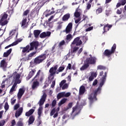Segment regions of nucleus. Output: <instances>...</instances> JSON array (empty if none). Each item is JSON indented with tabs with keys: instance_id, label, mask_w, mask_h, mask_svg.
Wrapping results in <instances>:
<instances>
[{
	"instance_id": "nucleus-35",
	"label": "nucleus",
	"mask_w": 126,
	"mask_h": 126,
	"mask_svg": "<svg viewBox=\"0 0 126 126\" xmlns=\"http://www.w3.org/2000/svg\"><path fill=\"white\" fill-rule=\"evenodd\" d=\"M30 13V9H27L24 11L23 13V16H27L28 14Z\"/></svg>"
},
{
	"instance_id": "nucleus-50",
	"label": "nucleus",
	"mask_w": 126,
	"mask_h": 126,
	"mask_svg": "<svg viewBox=\"0 0 126 126\" xmlns=\"http://www.w3.org/2000/svg\"><path fill=\"white\" fill-rule=\"evenodd\" d=\"M97 69H106V67L103 65H99L97 66Z\"/></svg>"
},
{
	"instance_id": "nucleus-49",
	"label": "nucleus",
	"mask_w": 126,
	"mask_h": 126,
	"mask_svg": "<svg viewBox=\"0 0 126 126\" xmlns=\"http://www.w3.org/2000/svg\"><path fill=\"white\" fill-rule=\"evenodd\" d=\"M64 68H65V67L64 65H63L62 66H60L58 69L61 72H62L63 70H64Z\"/></svg>"
},
{
	"instance_id": "nucleus-19",
	"label": "nucleus",
	"mask_w": 126,
	"mask_h": 126,
	"mask_svg": "<svg viewBox=\"0 0 126 126\" xmlns=\"http://www.w3.org/2000/svg\"><path fill=\"white\" fill-rule=\"evenodd\" d=\"M35 121V117L33 115H31L28 120V126H30V125H32L33 123Z\"/></svg>"
},
{
	"instance_id": "nucleus-30",
	"label": "nucleus",
	"mask_w": 126,
	"mask_h": 126,
	"mask_svg": "<svg viewBox=\"0 0 126 126\" xmlns=\"http://www.w3.org/2000/svg\"><path fill=\"white\" fill-rule=\"evenodd\" d=\"M36 53H37V52L35 51V52H33L30 53L28 55V57H27L26 58L27 61H30V60H31L30 58H32V57H33V56H35V55H36Z\"/></svg>"
},
{
	"instance_id": "nucleus-14",
	"label": "nucleus",
	"mask_w": 126,
	"mask_h": 126,
	"mask_svg": "<svg viewBox=\"0 0 126 126\" xmlns=\"http://www.w3.org/2000/svg\"><path fill=\"white\" fill-rule=\"evenodd\" d=\"M25 93V90L24 89L22 88L19 89V92L17 94V97L19 100H20V99H21V97H22L23 94H24Z\"/></svg>"
},
{
	"instance_id": "nucleus-40",
	"label": "nucleus",
	"mask_w": 126,
	"mask_h": 126,
	"mask_svg": "<svg viewBox=\"0 0 126 126\" xmlns=\"http://www.w3.org/2000/svg\"><path fill=\"white\" fill-rule=\"evenodd\" d=\"M71 39H72V35H71V34H68L66 35V40L67 41H70Z\"/></svg>"
},
{
	"instance_id": "nucleus-37",
	"label": "nucleus",
	"mask_w": 126,
	"mask_h": 126,
	"mask_svg": "<svg viewBox=\"0 0 126 126\" xmlns=\"http://www.w3.org/2000/svg\"><path fill=\"white\" fill-rule=\"evenodd\" d=\"M48 2H50V0H42V1L40 3V4H41V6H43L44 4H47Z\"/></svg>"
},
{
	"instance_id": "nucleus-54",
	"label": "nucleus",
	"mask_w": 126,
	"mask_h": 126,
	"mask_svg": "<svg viewBox=\"0 0 126 126\" xmlns=\"http://www.w3.org/2000/svg\"><path fill=\"white\" fill-rule=\"evenodd\" d=\"M11 126H14L15 125H16V122H15V120H12L11 122Z\"/></svg>"
},
{
	"instance_id": "nucleus-36",
	"label": "nucleus",
	"mask_w": 126,
	"mask_h": 126,
	"mask_svg": "<svg viewBox=\"0 0 126 126\" xmlns=\"http://www.w3.org/2000/svg\"><path fill=\"white\" fill-rule=\"evenodd\" d=\"M71 108H72V102H69L66 108H64V110L65 111H67V110H69V109H71Z\"/></svg>"
},
{
	"instance_id": "nucleus-55",
	"label": "nucleus",
	"mask_w": 126,
	"mask_h": 126,
	"mask_svg": "<svg viewBox=\"0 0 126 126\" xmlns=\"http://www.w3.org/2000/svg\"><path fill=\"white\" fill-rule=\"evenodd\" d=\"M97 83H98V80H97V79H95L93 83V86H96V85H97Z\"/></svg>"
},
{
	"instance_id": "nucleus-52",
	"label": "nucleus",
	"mask_w": 126,
	"mask_h": 126,
	"mask_svg": "<svg viewBox=\"0 0 126 126\" xmlns=\"http://www.w3.org/2000/svg\"><path fill=\"white\" fill-rule=\"evenodd\" d=\"M4 124H5V121L4 120H1L0 121V126H4Z\"/></svg>"
},
{
	"instance_id": "nucleus-20",
	"label": "nucleus",
	"mask_w": 126,
	"mask_h": 126,
	"mask_svg": "<svg viewBox=\"0 0 126 126\" xmlns=\"http://www.w3.org/2000/svg\"><path fill=\"white\" fill-rule=\"evenodd\" d=\"M69 18H70V14L67 13L62 17V20L63 21H67Z\"/></svg>"
},
{
	"instance_id": "nucleus-8",
	"label": "nucleus",
	"mask_w": 126,
	"mask_h": 126,
	"mask_svg": "<svg viewBox=\"0 0 126 126\" xmlns=\"http://www.w3.org/2000/svg\"><path fill=\"white\" fill-rule=\"evenodd\" d=\"M42 61L40 59V58L38 57V56L36 57L33 60V62L32 61L30 63L31 66L33 67L34 65H37V64H40V63H42Z\"/></svg>"
},
{
	"instance_id": "nucleus-39",
	"label": "nucleus",
	"mask_w": 126,
	"mask_h": 126,
	"mask_svg": "<svg viewBox=\"0 0 126 126\" xmlns=\"http://www.w3.org/2000/svg\"><path fill=\"white\" fill-rule=\"evenodd\" d=\"M63 22L58 23V26L57 27V30H61V29L62 27H63Z\"/></svg>"
},
{
	"instance_id": "nucleus-51",
	"label": "nucleus",
	"mask_w": 126,
	"mask_h": 126,
	"mask_svg": "<svg viewBox=\"0 0 126 126\" xmlns=\"http://www.w3.org/2000/svg\"><path fill=\"white\" fill-rule=\"evenodd\" d=\"M56 105H57V100L54 99L52 102V107L54 108V107H55Z\"/></svg>"
},
{
	"instance_id": "nucleus-16",
	"label": "nucleus",
	"mask_w": 126,
	"mask_h": 126,
	"mask_svg": "<svg viewBox=\"0 0 126 126\" xmlns=\"http://www.w3.org/2000/svg\"><path fill=\"white\" fill-rule=\"evenodd\" d=\"M51 36L50 32H43L39 35L40 38H46V37H49Z\"/></svg>"
},
{
	"instance_id": "nucleus-25",
	"label": "nucleus",
	"mask_w": 126,
	"mask_h": 126,
	"mask_svg": "<svg viewBox=\"0 0 126 126\" xmlns=\"http://www.w3.org/2000/svg\"><path fill=\"white\" fill-rule=\"evenodd\" d=\"M20 24H21L22 27H23V26L27 27V26H26L27 25V18H23L22 22L20 23Z\"/></svg>"
},
{
	"instance_id": "nucleus-45",
	"label": "nucleus",
	"mask_w": 126,
	"mask_h": 126,
	"mask_svg": "<svg viewBox=\"0 0 126 126\" xmlns=\"http://www.w3.org/2000/svg\"><path fill=\"white\" fill-rule=\"evenodd\" d=\"M21 83V81L19 80V79H15L14 84H16V86L17 84H19V83Z\"/></svg>"
},
{
	"instance_id": "nucleus-31",
	"label": "nucleus",
	"mask_w": 126,
	"mask_h": 126,
	"mask_svg": "<svg viewBox=\"0 0 126 126\" xmlns=\"http://www.w3.org/2000/svg\"><path fill=\"white\" fill-rule=\"evenodd\" d=\"M85 92V87L84 86H82L80 87L79 93L81 95L82 94H84Z\"/></svg>"
},
{
	"instance_id": "nucleus-38",
	"label": "nucleus",
	"mask_w": 126,
	"mask_h": 126,
	"mask_svg": "<svg viewBox=\"0 0 126 126\" xmlns=\"http://www.w3.org/2000/svg\"><path fill=\"white\" fill-rule=\"evenodd\" d=\"M103 11V8L102 7H99L96 10V14H99V13H101Z\"/></svg>"
},
{
	"instance_id": "nucleus-59",
	"label": "nucleus",
	"mask_w": 126,
	"mask_h": 126,
	"mask_svg": "<svg viewBox=\"0 0 126 126\" xmlns=\"http://www.w3.org/2000/svg\"><path fill=\"white\" fill-rule=\"evenodd\" d=\"M6 12H8L10 15H11L13 13V9H12L11 10H9L7 11Z\"/></svg>"
},
{
	"instance_id": "nucleus-58",
	"label": "nucleus",
	"mask_w": 126,
	"mask_h": 126,
	"mask_svg": "<svg viewBox=\"0 0 126 126\" xmlns=\"http://www.w3.org/2000/svg\"><path fill=\"white\" fill-rule=\"evenodd\" d=\"M93 29V27H90L86 30V32H88L89 31H91V30H92Z\"/></svg>"
},
{
	"instance_id": "nucleus-24",
	"label": "nucleus",
	"mask_w": 126,
	"mask_h": 126,
	"mask_svg": "<svg viewBox=\"0 0 126 126\" xmlns=\"http://www.w3.org/2000/svg\"><path fill=\"white\" fill-rule=\"evenodd\" d=\"M35 112V109H31L29 111L27 112L25 114V116L26 117H30V116H32L33 113Z\"/></svg>"
},
{
	"instance_id": "nucleus-64",
	"label": "nucleus",
	"mask_w": 126,
	"mask_h": 126,
	"mask_svg": "<svg viewBox=\"0 0 126 126\" xmlns=\"http://www.w3.org/2000/svg\"><path fill=\"white\" fill-rule=\"evenodd\" d=\"M79 48L77 47H75L73 48V53H75V52H76V51H77V50H78Z\"/></svg>"
},
{
	"instance_id": "nucleus-11",
	"label": "nucleus",
	"mask_w": 126,
	"mask_h": 126,
	"mask_svg": "<svg viewBox=\"0 0 126 126\" xmlns=\"http://www.w3.org/2000/svg\"><path fill=\"white\" fill-rule=\"evenodd\" d=\"M22 113H23V108L20 107L18 110H17L15 112V116L16 119L18 118L19 117H20L21 115L22 114Z\"/></svg>"
},
{
	"instance_id": "nucleus-1",
	"label": "nucleus",
	"mask_w": 126,
	"mask_h": 126,
	"mask_svg": "<svg viewBox=\"0 0 126 126\" xmlns=\"http://www.w3.org/2000/svg\"><path fill=\"white\" fill-rule=\"evenodd\" d=\"M99 76H102L100 79L99 86L98 88L93 93L89 95L88 99L92 102L94 101H97V94H100L101 93V90H102V86L104 85L106 82V78L107 77V72L101 71L99 72Z\"/></svg>"
},
{
	"instance_id": "nucleus-17",
	"label": "nucleus",
	"mask_w": 126,
	"mask_h": 126,
	"mask_svg": "<svg viewBox=\"0 0 126 126\" xmlns=\"http://www.w3.org/2000/svg\"><path fill=\"white\" fill-rule=\"evenodd\" d=\"M36 72V69H32V70L30 72L28 76L27 77V80H29L33 75L35 74V73Z\"/></svg>"
},
{
	"instance_id": "nucleus-10",
	"label": "nucleus",
	"mask_w": 126,
	"mask_h": 126,
	"mask_svg": "<svg viewBox=\"0 0 126 126\" xmlns=\"http://www.w3.org/2000/svg\"><path fill=\"white\" fill-rule=\"evenodd\" d=\"M82 44V41L80 40V36L76 37L72 42V45H76V46H80Z\"/></svg>"
},
{
	"instance_id": "nucleus-22",
	"label": "nucleus",
	"mask_w": 126,
	"mask_h": 126,
	"mask_svg": "<svg viewBox=\"0 0 126 126\" xmlns=\"http://www.w3.org/2000/svg\"><path fill=\"white\" fill-rule=\"evenodd\" d=\"M41 70H39L36 75L34 76V77L32 79V80H35V81H38L39 80V78H40V73H41Z\"/></svg>"
},
{
	"instance_id": "nucleus-28",
	"label": "nucleus",
	"mask_w": 126,
	"mask_h": 126,
	"mask_svg": "<svg viewBox=\"0 0 126 126\" xmlns=\"http://www.w3.org/2000/svg\"><path fill=\"white\" fill-rule=\"evenodd\" d=\"M15 87H16V84H14L12 86V87H11V88L10 90L9 91V94L11 95H12V94H13V92L14 91H16V90L15 89Z\"/></svg>"
},
{
	"instance_id": "nucleus-18",
	"label": "nucleus",
	"mask_w": 126,
	"mask_h": 126,
	"mask_svg": "<svg viewBox=\"0 0 126 126\" xmlns=\"http://www.w3.org/2000/svg\"><path fill=\"white\" fill-rule=\"evenodd\" d=\"M119 2L117 3L116 7L118 8L120 7L121 5H125L126 3V0H119Z\"/></svg>"
},
{
	"instance_id": "nucleus-57",
	"label": "nucleus",
	"mask_w": 126,
	"mask_h": 126,
	"mask_svg": "<svg viewBox=\"0 0 126 126\" xmlns=\"http://www.w3.org/2000/svg\"><path fill=\"white\" fill-rule=\"evenodd\" d=\"M19 107H20L19 104H15V106H14V110H17V109H18Z\"/></svg>"
},
{
	"instance_id": "nucleus-6",
	"label": "nucleus",
	"mask_w": 126,
	"mask_h": 126,
	"mask_svg": "<svg viewBox=\"0 0 126 126\" xmlns=\"http://www.w3.org/2000/svg\"><path fill=\"white\" fill-rule=\"evenodd\" d=\"M8 16V15L5 13H3L0 15L1 19L0 20V25L4 26L8 23V21L6 20Z\"/></svg>"
},
{
	"instance_id": "nucleus-2",
	"label": "nucleus",
	"mask_w": 126,
	"mask_h": 126,
	"mask_svg": "<svg viewBox=\"0 0 126 126\" xmlns=\"http://www.w3.org/2000/svg\"><path fill=\"white\" fill-rule=\"evenodd\" d=\"M97 62V58L95 56H92L90 54L88 57L86 58V60L84 61V65L80 68V70H85L88 67H89L90 64H96Z\"/></svg>"
},
{
	"instance_id": "nucleus-46",
	"label": "nucleus",
	"mask_w": 126,
	"mask_h": 126,
	"mask_svg": "<svg viewBox=\"0 0 126 126\" xmlns=\"http://www.w3.org/2000/svg\"><path fill=\"white\" fill-rule=\"evenodd\" d=\"M65 82H66V81L65 80H62L60 84V87H63Z\"/></svg>"
},
{
	"instance_id": "nucleus-47",
	"label": "nucleus",
	"mask_w": 126,
	"mask_h": 126,
	"mask_svg": "<svg viewBox=\"0 0 126 126\" xmlns=\"http://www.w3.org/2000/svg\"><path fill=\"white\" fill-rule=\"evenodd\" d=\"M56 113V108H53L51 112H50V116L52 117V116H54V114Z\"/></svg>"
},
{
	"instance_id": "nucleus-3",
	"label": "nucleus",
	"mask_w": 126,
	"mask_h": 126,
	"mask_svg": "<svg viewBox=\"0 0 126 126\" xmlns=\"http://www.w3.org/2000/svg\"><path fill=\"white\" fill-rule=\"evenodd\" d=\"M47 99V94L46 93H44L42 95L41 98L40 99L39 102L37 103L39 107L38 109L37 114L38 115V118H40L42 115V113L43 112V105L44 103L46 102V99Z\"/></svg>"
},
{
	"instance_id": "nucleus-4",
	"label": "nucleus",
	"mask_w": 126,
	"mask_h": 126,
	"mask_svg": "<svg viewBox=\"0 0 126 126\" xmlns=\"http://www.w3.org/2000/svg\"><path fill=\"white\" fill-rule=\"evenodd\" d=\"M116 49H117V44L114 43L113 46L111 47V50L109 49H106L103 52V56L105 57H107V58H110L113 54H115V52H116Z\"/></svg>"
},
{
	"instance_id": "nucleus-56",
	"label": "nucleus",
	"mask_w": 126,
	"mask_h": 126,
	"mask_svg": "<svg viewBox=\"0 0 126 126\" xmlns=\"http://www.w3.org/2000/svg\"><path fill=\"white\" fill-rule=\"evenodd\" d=\"M70 95V93H66L65 94V92H64V97H69Z\"/></svg>"
},
{
	"instance_id": "nucleus-29",
	"label": "nucleus",
	"mask_w": 126,
	"mask_h": 126,
	"mask_svg": "<svg viewBox=\"0 0 126 126\" xmlns=\"http://www.w3.org/2000/svg\"><path fill=\"white\" fill-rule=\"evenodd\" d=\"M111 12H112V10L111 9V8H109L108 6H107L106 9L105 10V15L106 16H109Z\"/></svg>"
},
{
	"instance_id": "nucleus-42",
	"label": "nucleus",
	"mask_w": 126,
	"mask_h": 126,
	"mask_svg": "<svg viewBox=\"0 0 126 126\" xmlns=\"http://www.w3.org/2000/svg\"><path fill=\"white\" fill-rule=\"evenodd\" d=\"M74 16L76 17V18H80V13L78 11H76L74 13Z\"/></svg>"
},
{
	"instance_id": "nucleus-33",
	"label": "nucleus",
	"mask_w": 126,
	"mask_h": 126,
	"mask_svg": "<svg viewBox=\"0 0 126 126\" xmlns=\"http://www.w3.org/2000/svg\"><path fill=\"white\" fill-rule=\"evenodd\" d=\"M24 124L23 123V119L20 118L19 120L17 123V126H23Z\"/></svg>"
},
{
	"instance_id": "nucleus-43",
	"label": "nucleus",
	"mask_w": 126,
	"mask_h": 126,
	"mask_svg": "<svg viewBox=\"0 0 126 126\" xmlns=\"http://www.w3.org/2000/svg\"><path fill=\"white\" fill-rule=\"evenodd\" d=\"M63 45H65V41H64V40H62L59 43L58 47L61 48V47L63 46Z\"/></svg>"
},
{
	"instance_id": "nucleus-27",
	"label": "nucleus",
	"mask_w": 126,
	"mask_h": 126,
	"mask_svg": "<svg viewBox=\"0 0 126 126\" xmlns=\"http://www.w3.org/2000/svg\"><path fill=\"white\" fill-rule=\"evenodd\" d=\"M110 28H112L111 25H109V24L105 25L103 28L104 32H103V33L104 34V33H105V32H106V29H107L108 31H109Z\"/></svg>"
},
{
	"instance_id": "nucleus-60",
	"label": "nucleus",
	"mask_w": 126,
	"mask_h": 126,
	"mask_svg": "<svg viewBox=\"0 0 126 126\" xmlns=\"http://www.w3.org/2000/svg\"><path fill=\"white\" fill-rule=\"evenodd\" d=\"M67 27L68 28H70V29H72V23H70L68 24V25L67 26Z\"/></svg>"
},
{
	"instance_id": "nucleus-53",
	"label": "nucleus",
	"mask_w": 126,
	"mask_h": 126,
	"mask_svg": "<svg viewBox=\"0 0 126 126\" xmlns=\"http://www.w3.org/2000/svg\"><path fill=\"white\" fill-rule=\"evenodd\" d=\"M68 87V85H67V84H64L63 86H62V90H64V89H66Z\"/></svg>"
},
{
	"instance_id": "nucleus-23",
	"label": "nucleus",
	"mask_w": 126,
	"mask_h": 126,
	"mask_svg": "<svg viewBox=\"0 0 126 126\" xmlns=\"http://www.w3.org/2000/svg\"><path fill=\"white\" fill-rule=\"evenodd\" d=\"M39 83L38 82V81H33V82L32 83V89H33V90L36 89V88H37L39 87Z\"/></svg>"
},
{
	"instance_id": "nucleus-41",
	"label": "nucleus",
	"mask_w": 126,
	"mask_h": 126,
	"mask_svg": "<svg viewBox=\"0 0 126 126\" xmlns=\"http://www.w3.org/2000/svg\"><path fill=\"white\" fill-rule=\"evenodd\" d=\"M17 44V42H13L12 44L6 46L5 47V49H8V48H10V47L13 46H16V44Z\"/></svg>"
},
{
	"instance_id": "nucleus-34",
	"label": "nucleus",
	"mask_w": 126,
	"mask_h": 126,
	"mask_svg": "<svg viewBox=\"0 0 126 126\" xmlns=\"http://www.w3.org/2000/svg\"><path fill=\"white\" fill-rule=\"evenodd\" d=\"M67 99L65 98H63L60 102L58 103V105L60 106H62V105H63V104H64V103H65V102H66Z\"/></svg>"
},
{
	"instance_id": "nucleus-62",
	"label": "nucleus",
	"mask_w": 126,
	"mask_h": 126,
	"mask_svg": "<svg viewBox=\"0 0 126 126\" xmlns=\"http://www.w3.org/2000/svg\"><path fill=\"white\" fill-rule=\"evenodd\" d=\"M90 8H91V4L90 3H88L87 5V9L89 10L90 9Z\"/></svg>"
},
{
	"instance_id": "nucleus-7",
	"label": "nucleus",
	"mask_w": 126,
	"mask_h": 126,
	"mask_svg": "<svg viewBox=\"0 0 126 126\" xmlns=\"http://www.w3.org/2000/svg\"><path fill=\"white\" fill-rule=\"evenodd\" d=\"M39 10H40L39 6H36L32 10L30 13L31 17L34 18V17H35L36 15H38Z\"/></svg>"
},
{
	"instance_id": "nucleus-21",
	"label": "nucleus",
	"mask_w": 126,
	"mask_h": 126,
	"mask_svg": "<svg viewBox=\"0 0 126 126\" xmlns=\"http://www.w3.org/2000/svg\"><path fill=\"white\" fill-rule=\"evenodd\" d=\"M11 52H12V49L10 48L9 50H8L6 52L3 53V57L7 58V57L9 56V54H11Z\"/></svg>"
},
{
	"instance_id": "nucleus-32",
	"label": "nucleus",
	"mask_w": 126,
	"mask_h": 126,
	"mask_svg": "<svg viewBox=\"0 0 126 126\" xmlns=\"http://www.w3.org/2000/svg\"><path fill=\"white\" fill-rule=\"evenodd\" d=\"M64 97V92L60 93L57 94V98L58 100H60L61 98Z\"/></svg>"
},
{
	"instance_id": "nucleus-5",
	"label": "nucleus",
	"mask_w": 126,
	"mask_h": 126,
	"mask_svg": "<svg viewBox=\"0 0 126 126\" xmlns=\"http://www.w3.org/2000/svg\"><path fill=\"white\" fill-rule=\"evenodd\" d=\"M58 67H59V65H56L50 69L49 72L50 74L48 77V80H50V81H52L53 79H54V75L56 74V71H57Z\"/></svg>"
},
{
	"instance_id": "nucleus-44",
	"label": "nucleus",
	"mask_w": 126,
	"mask_h": 126,
	"mask_svg": "<svg viewBox=\"0 0 126 126\" xmlns=\"http://www.w3.org/2000/svg\"><path fill=\"white\" fill-rule=\"evenodd\" d=\"M4 108L5 110V112H6V111L9 109V105H8V103H7V102H5Z\"/></svg>"
},
{
	"instance_id": "nucleus-12",
	"label": "nucleus",
	"mask_w": 126,
	"mask_h": 126,
	"mask_svg": "<svg viewBox=\"0 0 126 126\" xmlns=\"http://www.w3.org/2000/svg\"><path fill=\"white\" fill-rule=\"evenodd\" d=\"M47 53H48V50H46L44 52V54H42L41 55L38 56V58L41 60V62L43 63L45 60L47 59Z\"/></svg>"
},
{
	"instance_id": "nucleus-26",
	"label": "nucleus",
	"mask_w": 126,
	"mask_h": 126,
	"mask_svg": "<svg viewBox=\"0 0 126 126\" xmlns=\"http://www.w3.org/2000/svg\"><path fill=\"white\" fill-rule=\"evenodd\" d=\"M41 33V31L39 30H35L33 31V35L35 37V38H38L39 37V35H40V33Z\"/></svg>"
},
{
	"instance_id": "nucleus-9",
	"label": "nucleus",
	"mask_w": 126,
	"mask_h": 126,
	"mask_svg": "<svg viewBox=\"0 0 126 126\" xmlns=\"http://www.w3.org/2000/svg\"><path fill=\"white\" fill-rule=\"evenodd\" d=\"M30 48L31 50L33 51L34 48L35 50L37 51V50H38V47H39V42L37 41H32L30 43Z\"/></svg>"
},
{
	"instance_id": "nucleus-15",
	"label": "nucleus",
	"mask_w": 126,
	"mask_h": 126,
	"mask_svg": "<svg viewBox=\"0 0 126 126\" xmlns=\"http://www.w3.org/2000/svg\"><path fill=\"white\" fill-rule=\"evenodd\" d=\"M6 66H7V63H6V61H5V59H3L0 62V67H1L4 69V68H6Z\"/></svg>"
},
{
	"instance_id": "nucleus-13",
	"label": "nucleus",
	"mask_w": 126,
	"mask_h": 126,
	"mask_svg": "<svg viewBox=\"0 0 126 126\" xmlns=\"http://www.w3.org/2000/svg\"><path fill=\"white\" fill-rule=\"evenodd\" d=\"M20 49H22V53L25 54V53H30V45H28L26 47H20Z\"/></svg>"
},
{
	"instance_id": "nucleus-61",
	"label": "nucleus",
	"mask_w": 126,
	"mask_h": 126,
	"mask_svg": "<svg viewBox=\"0 0 126 126\" xmlns=\"http://www.w3.org/2000/svg\"><path fill=\"white\" fill-rule=\"evenodd\" d=\"M80 20H81V18H78L76 20L75 19V23H76V24H77V23H78L79 21H80Z\"/></svg>"
},
{
	"instance_id": "nucleus-63",
	"label": "nucleus",
	"mask_w": 126,
	"mask_h": 126,
	"mask_svg": "<svg viewBox=\"0 0 126 126\" xmlns=\"http://www.w3.org/2000/svg\"><path fill=\"white\" fill-rule=\"evenodd\" d=\"M91 76H92L94 78V77H96L97 76V74L94 72H92Z\"/></svg>"
},
{
	"instance_id": "nucleus-48",
	"label": "nucleus",
	"mask_w": 126,
	"mask_h": 126,
	"mask_svg": "<svg viewBox=\"0 0 126 126\" xmlns=\"http://www.w3.org/2000/svg\"><path fill=\"white\" fill-rule=\"evenodd\" d=\"M70 31H71V29H70L69 28H67V27H66L65 30V33H66V34H68V33H69Z\"/></svg>"
}]
</instances>
